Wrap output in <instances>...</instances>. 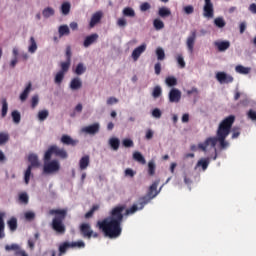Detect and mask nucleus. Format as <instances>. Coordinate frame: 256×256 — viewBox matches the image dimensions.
<instances>
[{"instance_id": "09e8293b", "label": "nucleus", "mask_w": 256, "mask_h": 256, "mask_svg": "<svg viewBox=\"0 0 256 256\" xmlns=\"http://www.w3.org/2000/svg\"><path fill=\"white\" fill-rule=\"evenodd\" d=\"M5 250L8 252L15 251V253H16L20 250V246L18 244H11V245L7 244L5 246Z\"/></svg>"}, {"instance_id": "58836bf2", "label": "nucleus", "mask_w": 256, "mask_h": 256, "mask_svg": "<svg viewBox=\"0 0 256 256\" xmlns=\"http://www.w3.org/2000/svg\"><path fill=\"white\" fill-rule=\"evenodd\" d=\"M19 202L24 205L29 204V195H27V192H22L19 194Z\"/></svg>"}, {"instance_id": "6e6d98bb", "label": "nucleus", "mask_w": 256, "mask_h": 256, "mask_svg": "<svg viewBox=\"0 0 256 256\" xmlns=\"http://www.w3.org/2000/svg\"><path fill=\"white\" fill-rule=\"evenodd\" d=\"M177 62L180 65L181 69L185 68L186 63H185L184 58H183V56L181 54L177 56Z\"/></svg>"}, {"instance_id": "1a4fd4ad", "label": "nucleus", "mask_w": 256, "mask_h": 256, "mask_svg": "<svg viewBox=\"0 0 256 256\" xmlns=\"http://www.w3.org/2000/svg\"><path fill=\"white\" fill-rule=\"evenodd\" d=\"M205 4L203 7V17L210 20L214 18V5L212 3V0H204Z\"/></svg>"}, {"instance_id": "774afa93", "label": "nucleus", "mask_w": 256, "mask_h": 256, "mask_svg": "<svg viewBox=\"0 0 256 256\" xmlns=\"http://www.w3.org/2000/svg\"><path fill=\"white\" fill-rule=\"evenodd\" d=\"M134 175H135V172H134L132 169L128 168V169L125 170V176H126V177H131V178H133Z\"/></svg>"}, {"instance_id": "2f4dec72", "label": "nucleus", "mask_w": 256, "mask_h": 256, "mask_svg": "<svg viewBox=\"0 0 256 256\" xmlns=\"http://www.w3.org/2000/svg\"><path fill=\"white\" fill-rule=\"evenodd\" d=\"M156 174V163L154 160L148 162V175L154 176Z\"/></svg>"}, {"instance_id": "2eb2a0df", "label": "nucleus", "mask_w": 256, "mask_h": 256, "mask_svg": "<svg viewBox=\"0 0 256 256\" xmlns=\"http://www.w3.org/2000/svg\"><path fill=\"white\" fill-rule=\"evenodd\" d=\"M91 163V158L90 155H84L80 160H79V169L81 171L87 170L88 167L90 166Z\"/></svg>"}, {"instance_id": "603ef678", "label": "nucleus", "mask_w": 256, "mask_h": 256, "mask_svg": "<svg viewBox=\"0 0 256 256\" xmlns=\"http://www.w3.org/2000/svg\"><path fill=\"white\" fill-rule=\"evenodd\" d=\"M156 55L158 60H164L165 59V52L162 48L156 49Z\"/></svg>"}, {"instance_id": "5fc2aeb1", "label": "nucleus", "mask_w": 256, "mask_h": 256, "mask_svg": "<svg viewBox=\"0 0 256 256\" xmlns=\"http://www.w3.org/2000/svg\"><path fill=\"white\" fill-rule=\"evenodd\" d=\"M39 104V96L38 95H34L32 96V99H31V107L33 109H35Z\"/></svg>"}, {"instance_id": "ea45409f", "label": "nucleus", "mask_w": 256, "mask_h": 256, "mask_svg": "<svg viewBox=\"0 0 256 256\" xmlns=\"http://www.w3.org/2000/svg\"><path fill=\"white\" fill-rule=\"evenodd\" d=\"M236 72L239 73V74H242V75H247L250 73L251 71V68H245V66H236L235 68Z\"/></svg>"}, {"instance_id": "0e129e2a", "label": "nucleus", "mask_w": 256, "mask_h": 256, "mask_svg": "<svg viewBox=\"0 0 256 256\" xmlns=\"http://www.w3.org/2000/svg\"><path fill=\"white\" fill-rule=\"evenodd\" d=\"M116 103H118V99L115 98V97H110L106 100L107 105H113V104H116Z\"/></svg>"}, {"instance_id": "72a5a7b5", "label": "nucleus", "mask_w": 256, "mask_h": 256, "mask_svg": "<svg viewBox=\"0 0 256 256\" xmlns=\"http://www.w3.org/2000/svg\"><path fill=\"white\" fill-rule=\"evenodd\" d=\"M8 227L11 232H15L17 230L18 224H17V219L15 217H12L8 222Z\"/></svg>"}, {"instance_id": "20e7f679", "label": "nucleus", "mask_w": 256, "mask_h": 256, "mask_svg": "<svg viewBox=\"0 0 256 256\" xmlns=\"http://www.w3.org/2000/svg\"><path fill=\"white\" fill-rule=\"evenodd\" d=\"M48 214L54 215V219L50 224L51 229L60 235L65 234L66 226L64 225V220L67 216V209H51Z\"/></svg>"}, {"instance_id": "f3484780", "label": "nucleus", "mask_w": 256, "mask_h": 256, "mask_svg": "<svg viewBox=\"0 0 256 256\" xmlns=\"http://www.w3.org/2000/svg\"><path fill=\"white\" fill-rule=\"evenodd\" d=\"M83 88V82L79 77H74L70 82V89L72 91H78Z\"/></svg>"}, {"instance_id": "4c0bfd02", "label": "nucleus", "mask_w": 256, "mask_h": 256, "mask_svg": "<svg viewBox=\"0 0 256 256\" xmlns=\"http://www.w3.org/2000/svg\"><path fill=\"white\" fill-rule=\"evenodd\" d=\"M70 247L71 248L84 249L85 248V241L78 240V241L70 242Z\"/></svg>"}, {"instance_id": "f257e3e1", "label": "nucleus", "mask_w": 256, "mask_h": 256, "mask_svg": "<svg viewBox=\"0 0 256 256\" xmlns=\"http://www.w3.org/2000/svg\"><path fill=\"white\" fill-rule=\"evenodd\" d=\"M123 211H125L124 205H118L112 208L110 216L98 221L96 227L103 233V235L110 239H117L122 234V222H123Z\"/></svg>"}, {"instance_id": "bb28decb", "label": "nucleus", "mask_w": 256, "mask_h": 256, "mask_svg": "<svg viewBox=\"0 0 256 256\" xmlns=\"http://www.w3.org/2000/svg\"><path fill=\"white\" fill-rule=\"evenodd\" d=\"M158 16L160 18H168L171 16V10L169 8L166 7H161L158 10Z\"/></svg>"}, {"instance_id": "6ab92c4d", "label": "nucleus", "mask_w": 256, "mask_h": 256, "mask_svg": "<svg viewBox=\"0 0 256 256\" xmlns=\"http://www.w3.org/2000/svg\"><path fill=\"white\" fill-rule=\"evenodd\" d=\"M214 46L217 48L219 52H224L231 46V43L229 41H217L214 42Z\"/></svg>"}, {"instance_id": "69168bd1", "label": "nucleus", "mask_w": 256, "mask_h": 256, "mask_svg": "<svg viewBox=\"0 0 256 256\" xmlns=\"http://www.w3.org/2000/svg\"><path fill=\"white\" fill-rule=\"evenodd\" d=\"M71 57H72L71 47L67 46V48H66V59H67V61L71 62Z\"/></svg>"}, {"instance_id": "e433bc0d", "label": "nucleus", "mask_w": 256, "mask_h": 256, "mask_svg": "<svg viewBox=\"0 0 256 256\" xmlns=\"http://www.w3.org/2000/svg\"><path fill=\"white\" fill-rule=\"evenodd\" d=\"M65 77V73H63V71H59L56 73V76L54 77V83L56 85H60L62 83V81L64 80Z\"/></svg>"}, {"instance_id": "c85d7f7f", "label": "nucleus", "mask_w": 256, "mask_h": 256, "mask_svg": "<svg viewBox=\"0 0 256 256\" xmlns=\"http://www.w3.org/2000/svg\"><path fill=\"white\" fill-rule=\"evenodd\" d=\"M153 27L156 31H160L165 28V24L160 18H155L153 20Z\"/></svg>"}, {"instance_id": "c9c22d12", "label": "nucleus", "mask_w": 256, "mask_h": 256, "mask_svg": "<svg viewBox=\"0 0 256 256\" xmlns=\"http://www.w3.org/2000/svg\"><path fill=\"white\" fill-rule=\"evenodd\" d=\"M59 35L60 37L69 36L70 35V29L67 25H61L59 27Z\"/></svg>"}, {"instance_id": "37998d69", "label": "nucleus", "mask_w": 256, "mask_h": 256, "mask_svg": "<svg viewBox=\"0 0 256 256\" xmlns=\"http://www.w3.org/2000/svg\"><path fill=\"white\" fill-rule=\"evenodd\" d=\"M49 117V111L43 110L38 112V120L43 122Z\"/></svg>"}, {"instance_id": "a19ab883", "label": "nucleus", "mask_w": 256, "mask_h": 256, "mask_svg": "<svg viewBox=\"0 0 256 256\" xmlns=\"http://www.w3.org/2000/svg\"><path fill=\"white\" fill-rule=\"evenodd\" d=\"M162 95V88L161 86L157 85L153 88V91H152V97L154 99H158V97H161Z\"/></svg>"}, {"instance_id": "a878e982", "label": "nucleus", "mask_w": 256, "mask_h": 256, "mask_svg": "<svg viewBox=\"0 0 256 256\" xmlns=\"http://www.w3.org/2000/svg\"><path fill=\"white\" fill-rule=\"evenodd\" d=\"M69 248H71L70 242L65 241L61 243L59 246V256L65 255Z\"/></svg>"}, {"instance_id": "7ed1b4c3", "label": "nucleus", "mask_w": 256, "mask_h": 256, "mask_svg": "<svg viewBox=\"0 0 256 256\" xmlns=\"http://www.w3.org/2000/svg\"><path fill=\"white\" fill-rule=\"evenodd\" d=\"M158 185L159 180L153 182L150 185L147 194L138 199V204H133L131 208L126 210V215L134 214L136 211H141L145 206L151 203V201L155 199L159 194V191L157 190Z\"/></svg>"}, {"instance_id": "9d476101", "label": "nucleus", "mask_w": 256, "mask_h": 256, "mask_svg": "<svg viewBox=\"0 0 256 256\" xmlns=\"http://www.w3.org/2000/svg\"><path fill=\"white\" fill-rule=\"evenodd\" d=\"M216 80L220 84H230L233 83L234 77L232 75H228L226 72L220 71L216 73Z\"/></svg>"}, {"instance_id": "9b49d317", "label": "nucleus", "mask_w": 256, "mask_h": 256, "mask_svg": "<svg viewBox=\"0 0 256 256\" xmlns=\"http://www.w3.org/2000/svg\"><path fill=\"white\" fill-rule=\"evenodd\" d=\"M196 40H197V30H192L191 35L188 36L186 41L187 49L191 54L194 52V44Z\"/></svg>"}, {"instance_id": "393cba45", "label": "nucleus", "mask_w": 256, "mask_h": 256, "mask_svg": "<svg viewBox=\"0 0 256 256\" xmlns=\"http://www.w3.org/2000/svg\"><path fill=\"white\" fill-rule=\"evenodd\" d=\"M165 84H166V86L172 88V87L177 86L178 80L175 76H168L165 78Z\"/></svg>"}, {"instance_id": "c03bdc74", "label": "nucleus", "mask_w": 256, "mask_h": 256, "mask_svg": "<svg viewBox=\"0 0 256 256\" xmlns=\"http://www.w3.org/2000/svg\"><path fill=\"white\" fill-rule=\"evenodd\" d=\"M100 209L99 205H93L92 208L85 214V218L89 219L93 217L95 211H98Z\"/></svg>"}, {"instance_id": "338daca9", "label": "nucleus", "mask_w": 256, "mask_h": 256, "mask_svg": "<svg viewBox=\"0 0 256 256\" xmlns=\"http://www.w3.org/2000/svg\"><path fill=\"white\" fill-rule=\"evenodd\" d=\"M184 12L187 15H191L194 12V8L192 6H190V5L186 6V7H184Z\"/></svg>"}, {"instance_id": "6e6552de", "label": "nucleus", "mask_w": 256, "mask_h": 256, "mask_svg": "<svg viewBox=\"0 0 256 256\" xmlns=\"http://www.w3.org/2000/svg\"><path fill=\"white\" fill-rule=\"evenodd\" d=\"M80 234L84 239L98 238L99 234L95 233L90 223H82L79 226Z\"/></svg>"}, {"instance_id": "8fccbe9b", "label": "nucleus", "mask_w": 256, "mask_h": 256, "mask_svg": "<svg viewBox=\"0 0 256 256\" xmlns=\"http://www.w3.org/2000/svg\"><path fill=\"white\" fill-rule=\"evenodd\" d=\"M8 113V103L6 99L2 100V117L5 118Z\"/></svg>"}, {"instance_id": "4d7b16f0", "label": "nucleus", "mask_w": 256, "mask_h": 256, "mask_svg": "<svg viewBox=\"0 0 256 256\" xmlns=\"http://www.w3.org/2000/svg\"><path fill=\"white\" fill-rule=\"evenodd\" d=\"M117 25L120 27V28H125L126 25H127V21L124 17H120L118 20H117Z\"/></svg>"}, {"instance_id": "39448f33", "label": "nucleus", "mask_w": 256, "mask_h": 256, "mask_svg": "<svg viewBox=\"0 0 256 256\" xmlns=\"http://www.w3.org/2000/svg\"><path fill=\"white\" fill-rule=\"evenodd\" d=\"M52 155L59 157L61 159H67L68 153L64 148H60L57 145H51L45 152V160H51Z\"/></svg>"}, {"instance_id": "423d86ee", "label": "nucleus", "mask_w": 256, "mask_h": 256, "mask_svg": "<svg viewBox=\"0 0 256 256\" xmlns=\"http://www.w3.org/2000/svg\"><path fill=\"white\" fill-rule=\"evenodd\" d=\"M28 161L30 162L31 165L28 166L24 174V182L26 185H29V180L31 179V175H32V168L40 166L39 159L36 154H30L28 156Z\"/></svg>"}, {"instance_id": "4468645a", "label": "nucleus", "mask_w": 256, "mask_h": 256, "mask_svg": "<svg viewBox=\"0 0 256 256\" xmlns=\"http://www.w3.org/2000/svg\"><path fill=\"white\" fill-rule=\"evenodd\" d=\"M61 143L66 146L75 147L78 144V140H75L71 136L64 134L61 138Z\"/></svg>"}, {"instance_id": "412c9836", "label": "nucleus", "mask_w": 256, "mask_h": 256, "mask_svg": "<svg viewBox=\"0 0 256 256\" xmlns=\"http://www.w3.org/2000/svg\"><path fill=\"white\" fill-rule=\"evenodd\" d=\"M28 52L34 54L38 50V45L35 37L31 36L29 40Z\"/></svg>"}, {"instance_id": "c756f323", "label": "nucleus", "mask_w": 256, "mask_h": 256, "mask_svg": "<svg viewBox=\"0 0 256 256\" xmlns=\"http://www.w3.org/2000/svg\"><path fill=\"white\" fill-rule=\"evenodd\" d=\"M133 159L143 165H145L147 163L145 157H143V154H141V152L135 151L133 153Z\"/></svg>"}, {"instance_id": "de8ad7c7", "label": "nucleus", "mask_w": 256, "mask_h": 256, "mask_svg": "<svg viewBox=\"0 0 256 256\" xmlns=\"http://www.w3.org/2000/svg\"><path fill=\"white\" fill-rule=\"evenodd\" d=\"M9 141V134L1 132L0 133V146L5 145Z\"/></svg>"}, {"instance_id": "4be33fe9", "label": "nucleus", "mask_w": 256, "mask_h": 256, "mask_svg": "<svg viewBox=\"0 0 256 256\" xmlns=\"http://www.w3.org/2000/svg\"><path fill=\"white\" fill-rule=\"evenodd\" d=\"M32 91V82H29L24 89V91L20 94V100L25 101L29 97V93Z\"/></svg>"}, {"instance_id": "79ce46f5", "label": "nucleus", "mask_w": 256, "mask_h": 256, "mask_svg": "<svg viewBox=\"0 0 256 256\" xmlns=\"http://www.w3.org/2000/svg\"><path fill=\"white\" fill-rule=\"evenodd\" d=\"M123 16L124 17H129V18H134L135 17V12H134V10L132 8L126 7L123 10Z\"/></svg>"}, {"instance_id": "aec40b11", "label": "nucleus", "mask_w": 256, "mask_h": 256, "mask_svg": "<svg viewBox=\"0 0 256 256\" xmlns=\"http://www.w3.org/2000/svg\"><path fill=\"white\" fill-rule=\"evenodd\" d=\"M98 39H99V35L97 33L91 34L85 38L83 45L85 48H87L92 44L96 43Z\"/></svg>"}, {"instance_id": "49530a36", "label": "nucleus", "mask_w": 256, "mask_h": 256, "mask_svg": "<svg viewBox=\"0 0 256 256\" xmlns=\"http://www.w3.org/2000/svg\"><path fill=\"white\" fill-rule=\"evenodd\" d=\"M70 65H71V61L69 60H66V62H62L60 72H63L64 74H66L69 71Z\"/></svg>"}, {"instance_id": "864d4df0", "label": "nucleus", "mask_w": 256, "mask_h": 256, "mask_svg": "<svg viewBox=\"0 0 256 256\" xmlns=\"http://www.w3.org/2000/svg\"><path fill=\"white\" fill-rule=\"evenodd\" d=\"M122 144L125 148H132L134 146V142L129 138L124 139Z\"/></svg>"}, {"instance_id": "7c9ffc66", "label": "nucleus", "mask_w": 256, "mask_h": 256, "mask_svg": "<svg viewBox=\"0 0 256 256\" xmlns=\"http://www.w3.org/2000/svg\"><path fill=\"white\" fill-rule=\"evenodd\" d=\"M110 148L114 151H118L120 146V140L118 138L112 137L109 140Z\"/></svg>"}, {"instance_id": "dca6fc26", "label": "nucleus", "mask_w": 256, "mask_h": 256, "mask_svg": "<svg viewBox=\"0 0 256 256\" xmlns=\"http://www.w3.org/2000/svg\"><path fill=\"white\" fill-rule=\"evenodd\" d=\"M146 49H147L146 44H142L139 47L135 48L131 55L133 60L137 61L139 59V57H141V54H143V52L146 51Z\"/></svg>"}, {"instance_id": "f704fd0d", "label": "nucleus", "mask_w": 256, "mask_h": 256, "mask_svg": "<svg viewBox=\"0 0 256 256\" xmlns=\"http://www.w3.org/2000/svg\"><path fill=\"white\" fill-rule=\"evenodd\" d=\"M42 15L44 18L48 19L55 15V10L51 7L45 8L44 10H42Z\"/></svg>"}, {"instance_id": "0eeeda50", "label": "nucleus", "mask_w": 256, "mask_h": 256, "mask_svg": "<svg viewBox=\"0 0 256 256\" xmlns=\"http://www.w3.org/2000/svg\"><path fill=\"white\" fill-rule=\"evenodd\" d=\"M43 173L44 174H53L60 170V163L58 160H46V154L43 157Z\"/></svg>"}, {"instance_id": "3c124183", "label": "nucleus", "mask_w": 256, "mask_h": 256, "mask_svg": "<svg viewBox=\"0 0 256 256\" xmlns=\"http://www.w3.org/2000/svg\"><path fill=\"white\" fill-rule=\"evenodd\" d=\"M12 118H13V122L15 124H19L20 123V120H21V115L18 111H13L12 112Z\"/></svg>"}, {"instance_id": "680f3d73", "label": "nucleus", "mask_w": 256, "mask_h": 256, "mask_svg": "<svg viewBox=\"0 0 256 256\" xmlns=\"http://www.w3.org/2000/svg\"><path fill=\"white\" fill-rule=\"evenodd\" d=\"M150 9H151V5L148 2H145V3L141 4V6H140V10L142 12H146Z\"/></svg>"}, {"instance_id": "a211bd4d", "label": "nucleus", "mask_w": 256, "mask_h": 256, "mask_svg": "<svg viewBox=\"0 0 256 256\" xmlns=\"http://www.w3.org/2000/svg\"><path fill=\"white\" fill-rule=\"evenodd\" d=\"M102 17H103L102 12H95L92 15L90 23H89L90 28H94L98 23H100Z\"/></svg>"}, {"instance_id": "052dcab7", "label": "nucleus", "mask_w": 256, "mask_h": 256, "mask_svg": "<svg viewBox=\"0 0 256 256\" xmlns=\"http://www.w3.org/2000/svg\"><path fill=\"white\" fill-rule=\"evenodd\" d=\"M154 137V131L152 129H147L145 134L146 140H152Z\"/></svg>"}, {"instance_id": "bf43d9fd", "label": "nucleus", "mask_w": 256, "mask_h": 256, "mask_svg": "<svg viewBox=\"0 0 256 256\" xmlns=\"http://www.w3.org/2000/svg\"><path fill=\"white\" fill-rule=\"evenodd\" d=\"M35 217H36V214L34 212L28 211V212L25 213V218L28 221L34 220Z\"/></svg>"}, {"instance_id": "5701e85b", "label": "nucleus", "mask_w": 256, "mask_h": 256, "mask_svg": "<svg viewBox=\"0 0 256 256\" xmlns=\"http://www.w3.org/2000/svg\"><path fill=\"white\" fill-rule=\"evenodd\" d=\"M4 217L5 213L1 212L0 213V240L4 239L6 234H5V222H4Z\"/></svg>"}, {"instance_id": "13d9d810", "label": "nucleus", "mask_w": 256, "mask_h": 256, "mask_svg": "<svg viewBox=\"0 0 256 256\" xmlns=\"http://www.w3.org/2000/svg\"><path fill=\"white\" fill-rule=\"evenodd\" d=\"M152 116L156 119H160L162 117V112L160 109L156 108L152 111Z\"/></svg>"}, {"instance_id": "ddd939ff", "label": "nucleus", "mask_w": 256, "mask_h": 256, "mask_svg": "<svg viewBox=\"0 0 256 256\" xmlns=\"http://www.w3.org/2000/svg\"><path fill=\"white\" fill-rule=\"evenodd\" d=\"M181 91L177 88H172L168 93V99L172 103H178L181 100Z\"/></svg>"}, {"instance_id": "cd10ccee", "label": "nucleus", "mask_w": 256, "mask_h": 256, "mask_svg": "<svg viewBox=\"0 0 256 256\" xmlns=\"http://www.w3.org/2000/svg\"><path fill=\"white\" fill-rule=\"evenodd\" d=\"M87 71V66H85L83 63H79L76 68L74 69V73L77 76H81L83 74H85V72Z\"/></svg>"}, {"instance_id": "473e14b6", "label": "nucleus", "mask_w": 256, "mask_h": 256, "mask_svg": "<svg viewBox=\"0 0 256 256\" xmlns=\"http://www.w3.org/2000/svg\"><path fill=\"white\" fill-rule=\"evenodd\" d=\"M214 25L219 28V29H222V28H225L226 26V21L224 20L223 17H216L214 19Z\"/></svg>"}, {"instance_id": "a18cd8bd", "label": "nucleus", "mask_w": 256, "mask_h": 256, "mask_svg": "<svg viewBox=\"0 0 256 256\" xmlns=\"http://www.w3.org/2000/svg\"><path fill=\"white\" fill-rule=\"evenodd\" d=\"M71 5L68 2H65L61 6V11L63 15H68L70 13Z\"/></svg>"}, {"instance_id": "f03ea898", "label": "nucleus", "mask_w": 256, "mask_h": 256, "mask_svg": "<svg viewBox=\"0 0 256 256\" xmlns=\"http://www.w3.org/2000/svg\"><path fill=\"white\" fill-rule=\"evenodd\" d=\"M235 122V116L231 115L222 120L216 130V137H208L203 143L198 144V149L206 153L207 148L210 146L215 149L219 143L220 149L225 150L229 147V142L226 138L229 136L232 125Z\"/></svg>"}, {"instance_id": "e2e57ef3", "label": "nucleus", "mask_w": 256, "mask_h": 256, "mask_svg": "<svg viewBox=\"0 0 256 256\" xmlns=\"http://www.w3.org/2000/svg\"><path fill=\"white\" fill-rule=\"evenodd\" d=\"M247 116L252 121H256V112L254 110H252V109L249 110V112L247 113Z\"/></svg>"}, {"instance_id": "f8f14e48", "label": "nucleus", "mask_w": 256, "mask_h": 256, "mask_svg": "<svg viewBox=\"0 0 256 256\" xmlns=\"http://www.w3.org/2000/svg\"><path fill=\"white\" fill-rule=\"evenodd\" d=\"M99 131H100V124L98 122H95L90 126H85L82 128V132L88 135H96L97 133H99Z\"/></svg>"}, {"instance_id": "b1692460", "label": "nucleus", "mask_w": 256, "mask_h": 256, "mask_svg": "<svg viewBox=\"0 0 256 256\" xmlns=\"http://www.w3.org/2000/svg\"><path fill=\"white\" fill-rule=\"evenodd\" d=\"M209 164H210V161L209 159H200L197 164H196V167L195 169L201 167L203 171H206L209 167Z\"/></svg>"}]
</instances>
